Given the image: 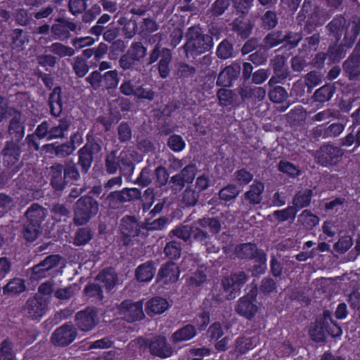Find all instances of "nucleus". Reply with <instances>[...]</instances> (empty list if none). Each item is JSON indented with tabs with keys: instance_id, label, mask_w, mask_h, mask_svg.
<instances>
[{
	"instance_id": "obj_1",
	"label": "nucleus",
	"mask_w": 360,
	"mask_h": 360,
	"mask_svg": "<svg viewBox=\"0 0 360 360\" xmlns=\"http://www.w3.org/2000/svg\"><path fill=\"white\" fill-rule=\"evenodd\" d=\"M186 36L188 40L185 44V51L187 58L203 53L213 46L211 37L203 34L198 27H191Z\"/></svg>"
},
{
	"instance_id": "obj_2",
	"label": "nucleus",
	"mask_w": 360,
	"mask_h": 360,
	"mask_svg": "<svg viewBox=\"0 0 360 360\" xmlns=\"http://www.w3.org/2000/svg\"><path fill=\"white\" fill-rule=\"evenodd\" d=\"M98 211V204L91 197H84L77 200L74 220L77 224H86Z\"/></svg>"
},
{
	"instance_id": "obj_3",
	"label": "nucleus",
	"mask_w": 360,
	"mask_h": 360,
	"mask_svg": "<svg viewBox=\"0 0 360 360\" xmlns=\"http://www.w3.org/2000/svg\"><path fill=\"white\" fill-rule=\"evenodd\" d=\"M247 281V276L243 272H238L225 278L222 281L225 296L229 300L236 297L242 285Z\"/></svg>"
},
{
	"instance_id": "obj_4",
	"label": "nucleus",
	"mask_w": 360,
	"mask_h": 360,
	"mask_svg": "<svg viewBox=\"0 0 360 360\" xmlns=\"http://www.w3.org/2000/svg\"><path fill=\"white\" fill-rule=\"evenodd\" d=\"M343 151L338 147L324 146L316 153V158L323 166L334 165L339 162Z\"/></svg>"
},
{
	"instance_id": "obj_5",
	"label": "nucleus",
	"mask_w": 360,
	"mask_h": 360,
	"mask_svg": "<svg viewBox=\"0 0 360 360\" xmlns=\"http://www.w3.org/2000/svg\"><path fill=\"white\" fill-rule=\"evenodd\" d=\"M236 253L240 258H249L255 256V254H257L259 264L253 270L254 274L263 273L266 269V258L264 254L262 252H257V248L255 245L251 243L243 244L237 247L236 249Z\"/></svg>"
},
{
	"instance_id": "obj_6",
	"label": "nucleus",
	"mask_w": 360,
	"mask_h": 360,
	"mask_svg": "<svg viewBox=\"0 0 360 360\" xmlns=\"http://www.w3.org/2000/svg\"><path fill=\"white\" fill-rule=\"evenodd\" d=\"M120 314L129 321L140 320L144 317L143 302L126 300L119 307Z\"/></svg>"
},
{
	"instance_id": "obj_7",
	"label": "nucleus",
	"mask_w": 360,
	"mask_h": 360,
	"mask_svg": "<svg viewBox=\"0 0 360 360\" xmlns=\"http://www.w3.org/2000/svg\"><path fill=\"white\" fill-rule=\"evenodd\" d=\"M76 335V329L72 326H63L53 333L51 341L54 345L65 346L71 343Z\"/></svg>"
},
{
	"instance_id": "obj_8",
	"label": "nucleus",
	"mask_w": 360,
	"mask_h": 360,
	"mask_svg": "<svg viewBox=\"0 0 360 360\" xmlns=\"http://www.w3.org/2000/svg\"><path fill=\"white\" fill-rule=\"evenodd\" d=\"M146 48L142 46L141 43L134 44L130 48L128 53L122 56L120 58V65L124 69L129 68L135 61H138L144 58L146 55Z\"/></svg>"
},
{
	"instance_id": "obj_9",
	"label": "nucleus",
	"mask_w": 360,
	"mask_h": 360,
	"mask_svg": "<svg viewBox=\"0 0 360 360\" xmlns=\"http://www.w3.org/2000/svg\"><path fill=\"white\" fill-rule=\"evenodd\" d=\"M255 298L256 291L240 298L236 307L237 312L248 319L253 317L257 311V307L254 303Z\"/></svg>"
},
{
	"instance_id": "obj_10",
	"label": "nucleus",
	"mask_w": 360,
	"mask_h": 360,
	"mask_svg": "<svg viewBox=\"0 0 360 360\" xmlns=\"http://www.w3.org/2000/svg\"><path fill=\"white\" fill-rule=\"evenodd\" d=\"M179 276V270L174 263L163 265L158 274L157 281L161 284H170L176 282Z\"/></svg>"
},
{
	"instance_id": "obj_11",
	"label": "nucleus",
	"mask_w": 360,
	"mask_h": 360,
	"mask_svg": "<svg viewBox=\"0 0 360 360\" xmlns=\"http://www.w3.org/2000/svg\"><path fill=\"white\" fill-rule=\"evenodd\" d=\"M96 311L92 309H86L76 315V323L83 331H89L96 325Z\"/></svg>"
},
{
	"instance_id": "obj_12",
	"label": "nucleus",
	"mask_w": 360,
	"mask_h": 360,
	"mask_svg": "<svg viewBox=\"0 0 360 360\" xmlns=\"http://www.w3.org/2000/svg\"><path fill=\"white\" fill-rule=\"evenodd\" d=\"M239 64L234 63L225 68L219 74L217 84L219 86H229L240 72Z\"/></svg>"
},
{
	"instance_id": "obj_13",
	"label": "nucleus",
	"mask_w": 360,
	"mask_h": 360,
	"mask_svg": "<svg viewBox=\"0 0 360 360\" xmlns=\"http://www.w3.org/2000/svg\"><path fill=\"white\" fill-rule=\"evenodd\" d=\"M150 351L152 354L161 358H167L172 355V349L167 344L165 338H155L149 345Z\"/></svg>"
},
{
	"instance_id": "obj_14",
	"label": "nucleus",
	"mask_w": 360,
	"mask_h": 360,
	"mask_svg": "<svg viewBox=\"0 0 360 360\" xmlns=\"http://www.w3.org/2000/svg\"><path fill=\"white\" fill-rule=\"evenodd\" d=\"M46 309V302L41 297H37L30 299L27 302V314L32 319L41 317Z\"/></svg>"
},
{
	"instance_id": "obj_15",
	"label": "nucleus",
	"mask_w": 360,
	"mask_h": 360,
	"mask_svg": "<svg viewBox=\"0 0 360 360\" xmlns=\"http://www.w3.org/2000/svg\"><path fill=\"white\" fill-rule=\"evenodd\" d=\"M169 307L166 299L155 297L147 302L146 311L149 315L160 314L165 312Z\"/></svg>"
},
{
	"instance_id": "obj_16",
	"label": "nucleus",
	"mask_w": 360,
	"mask_h": 360,
	"mask_svg": "<svg viewBox=\"0 0 360 360\" xmlns=\"http://www.w3.org/2000/svg\"><path fill=\"white\" fill-rule=\"evenodd\" d=\"M47 211L38 204L32 205L26 212L27 221L40 226L46 217Z\"/></svg>"
},
{
	"instance_id": "obj_17",
	"label": "nucleus",
	"mask_w": 360,
	"mask_h": 360,
	"mask_svg": "<svg viewBox=\"0 0 360 360\" xmlns=\"http://www.w3.org/2000/svg\"><path fill=\"white\" fill-rule=\"evenodd\" d=\"M325 325H328V312H324L323 321H317L309 330L311 338L316 342H323L326 339Z\"/></svg>"
},
{
	"instance_id": "obj_18",
	"label": "nucleus",
	"mask_w": 360,
	"mask_h": 360,
	"mask_svg": "<svg viewBox=\"0 0 360 360\" xmlns=\"http://www.w3.org/2000/svg\"><path fill=\"white\" fill-rule=\"evenodd\" d=\"M97 281L108 290L117 283V275L112 269H105L97 276Z\"/></svg>"
},
{
	"instance_id": "obj_19",
	"label": "nucleus",
	"mask_w": 360,
	"mask_h": 360,
	"mask_svg": "<svg viewBox=\"0 0 360 360\" xmlns=\"http://www.w3.org/2000/svg\"><path fill=\"white\" fill-rule=\"evenodd\" d=\"M121 231L128 237L136 236L139 231V226L134 217H125L122 219Z\"/></svg>"
},
{
	"instance_id": "obj_20",
	"label": "nucleus",
	"mask_w": 360,
	"mask_h": 360,
	"mask_svg": "<svg viewBox=\"0 0 360 360\" xmlns=\"http://www.w3.org/2000/svg\"><path fill=\"white\" fill-rule=\"evenodd\" d=\"M69 126L70 122L66 118L59 120L57 122L50 121L49 140L63 137Z\"/></svg>"
},
{
	"instance_id": "obj_21",
	"label": "nucleus",
	"mask_w": 360,
	"mask_h": 360,
	"mask_svg": "<svg viewBox=\"0 0 360 360\" xmlns=\"http://www.w3.org/2000/svg\"><path fill=\"white\" fill-rule=\"evenodd\" d=\"M155 273V268L150 262L143 264L136 269V276L140 282H149Z\"/></svg>"
},
{
	"instance_id": "obj_22",
	"label": "nucleus",
	"mask_w": 360,
	"mask_h": 360,
	"mask_svg": "<svg viewBox=\"0 0 360 360\" xmlns=\"http://www.w3.org/2000/svg\"><path fill=\"white\" fill-rule=\"evenodd\" d=\"M196 335V330L193 325L188 324L174 333L172 340L174 342L187 341Z\"/></svg>"
},
{
	"instance_id": "obj_23",
	"label": "nucleus",
	"mask_w": 360,
	"mask_h": 360,
	"mask_svg": "<svg viewBox=\"0 0 360 360\" xmlns=\"http://www.w3.org/2000/svg\"><path fill=\"white\" fill-rule=\"evenodd\" d=\"M197 169L195 165H188L183 169L181 172L172 176V179L173 182L176 183L179 185L183 186L185 182H191L195 174Z\"/></svg>"
},
{
	"instance_id": "obj_24",
	"label": "nucleus",
	"mask_w": 360,
	"mask_h": 360,
	"mask_svg": "<svg viewBox=\"0 0 360 360\" xmlns=\"http://www.w3.org/2000/svg\"><path fill=\"white\" fill-rule=\"evenodd\" d=\"M264 186L262 182L255 181L245 193V197L253 204H259L262 201V194L264 191Z\"/></svg>"
},
{
	"instance_id": "obj_25",
	"label": "nucleus",
	"mask_w": 360,
	"mask_h": 360,
	"mask_svg": "<svg viewBox=\"0 0 360 360\" xmlns=\"http://www.w3.org/2000/svg\"><path fill=\"white\" fill-rule=\"evenodd\" d=\"M172 59L171 51L164 48L162 49V58L158 63V71L162 78L168 77L170 70L169 68V63Z\"/></svg>"
},
{
	"instance_id": "obj_26",
	"label": "nucleus",
	"mask_w": 360,
	"mask_h": 360,
	"mask_svg": "<svg viewBox=\"0 0 360 360\" xmlns=\"http://www.w3.org/2000/svg\"><path fill=\"white\" fill-rule=\"evenodd\" d=\"M4 160L8 165H14L19 159L20 148L15 143H8L4 150Z\"/></svg>"
},
{
	"instance_id": "obj_27",
	"label": "nucleus",
	"mask_w": 360,
	"mask_h": 360,
	"mask_svg": "<svg viewBox=\"0 0 360 360\" xmlns=\"http://www.w3.org/2000/svg\"><path fill=\"white\" fill-rule=\"evenodd\" d=\"M312 191L309 189H305L299 191L293 199V207L297 210L308 206L311 202Z\"/></svg>"
},
{
	"instance_id": "obj_28",
	"label": "nucleus",
	"mask_w": 360,
	"mask_h": 360,
	"mask_svg": "<svg viewBox=\"0 0 360 360\" xmlns=\"http://www.w3.org/2000/svg\"><path fill=\"white\" fill-rule=\"evenodd\" d=\"M51 184L58 190H60L64 186L63 177V166L61 165H56L51 167Z\"/></svg>"
},
{
	"instance_id": "obj_29",
	"label": "nucleus",
	"mask_w": 360,
	"mask_h": 360,
	"mask_svg": "<svg viewBox=\"0 0 360 360\" xmlns=\"http://www.w3.org/2000/svg\"><path fill=\"white\" fill-rule=\"evenodd\" d=\"M300 222L308 229H311L319 222V218L309 210H304L299 216Z\"/></svg>"
},
{
	"instance_id": "obj_30",
	"label": "nucleus",
	"mask_w": 360,
	"mask_h": 360,
	"mask_svg": "<svg viewBox=\"0 0 360 360\" xmlns=\"http://www.w3.org/2000/svg\"><path fill=\"white\" fill-rule=\"evenodd\" d=\"M41 233L40 226L34 223L27 222L25 225L23 236L28 241H33L38 238Z\"/></svg>"
},
{
	"instance_id": "obj_31",
	"label": "nucleus",
	"mask_w": 360,
	"mask_h": 360,
	"mask_svg": "<svg viewBox=\"0 0 360 360\" xmlns=\"http://www.w3.org/2000/svg\"><path fill=\"white\" fill-rule=\"evenodd\" d=\"M242 191L236 185L229 184L219 191V198L224 200H230L235 198Z\"/></svg>"
},
{
	"instance_id": "obj_32",
	"label": "nucleus",
	"mask_w": 360,
	"mask_h": 360,
	"mask_svg": "<svg viewBox=\"0 0 360 360\" xmlns=\"http://www.w3.org/2000/svg\"><path fill=\"white\" fill-rule=\"evenodd\" d=\"M49 51L59 56L60 57L72 56L75 54L72 48L66 46L60 43H54L48 47Z\"/></svg>"
},
{
	"instance_id": "obj_33",
	"label": "nucleus",
	"mask_w": 360,
	"mask_h": 360,
	"mask_svg": "<svg viewBox=\"0 0 360 360\" xmlns=\"http://www.w3.org/2000/svg\"><path fill=\"white\" fill-rule=\"evenodd\" d=\"M25 289L23 281L20 278H15L4 288V293L18 294L23 292Z\"/></svg>"
},
{
	"instance_id": "obj_34",
	"label": "nucleus",
	"mask_w": 360,
	"mask_h": 360,
	"mask_svg": "<svg viewBox=\"0 0 360 360\" xmlns=\"http://www.w3.org/2000/svg\"><path fill=\"white\" fill-rule=\"evenodd\" d=\"M252 179L253 175L245 169H239L234 173V181L239 188L248 184Z\"/></svg>"
},
{
	"instance_id": "obj_35",
	"label": "nucleus",
	"mask_w": 360,
	"mask_h": 360,
	"mask_svg": "<svg viewBox=\"0 0 360 360\" xmlns=\"http://www.w3.org/2000/svg\"><path fill=\"white\" fill-rule=\"evenodd\" d=\"M119 83L118 75L116 70L106 72L103 75L102 86L106 89H114Z\"/></svg>"
},
{
	"instance_id": "obj_36",
	"label": "nucleus",
	"mask_w": 360,
	"mask_h": 360,
	"mask_svg": "<svg viewBox=\"0 0 360 360\" xmlns=\"http://www.w3.org/2000/svg\"><path fill=\"white\" fill-rule=\"evenodd\" d=\"M297 210L290 206L281 210H276L273 213V217L278 221H285L289 219H294L296 216Z\"/></svg>"
},
{
	"instance_id": "obj_37",
	"label": "nucleus",
	"mask_w": 360,
	"mask_h": 360,
	"mask_svg": "<svg viewBox=\"0 0 360 360\" xmlns=\"http://www.w3.org/2000/svg\"><path fill=\"white\" fill-rule=\"evenodd\" d=\"M60 89L57 87L55 88L50 95L49 98V105L51 108V110L52 114L56 115L57 112H59L61 110V103H60Z\"/></svg>"
},
{
	"instance_id": "obj_38",
	"label": "nucleus",
	"mask_w": 360,
	"mask_h": 360,
	"mask_svg": "<svg viewBox=\"0 0 360 360\" xmlns=\"http://www.w3.org/2000/svg\"><path fill=\"white\" fill-rule=\"evenodd\" d=\"M333 96V89L330 86H323L316 90L314 94L316 101L323 103L328 101Z\"/></svg>"
},
{
	"instance_id": "obj_39",
	"label": "nucleus",
	"mask_w": 360,
	"mask_h": 360,
	"mask_svg": "<svg viewBox=\"0 0 360 360\" xmlns=\"http://www.w3.org/2000/svg\"><path fill=\"white\" fill-rule=\"evenodd\" d=\"M198 223L202 229L209 230L212 233H217L221 228L219 221L216 219L205 218L200 219Z\"/></svg>"
},
{
	"instance_id": "obj_40",
	"label": "nucleus",
	"mask_w": 360,
	"mask_h": 360,
	"mask_svg": "<svg viewBox=\"0 0 360 360\" xmlns=\"http://www.w3.org/2000/svg\"><path fill=\"white\" fill-rule=\"evenodd\" d=\"M181 248L176 241L168 243L165 248V255L170 259H176L180 257Z\"/></svg>"
},
{
	"instance_id": "obj_41",
	"label": "nucleus",
	"mask_w": 360,
	"mask_h": 360,
	"mask_svg": "<svg viewBox=\"0 0 360 360\" xmlns=\"http://www.w3.org/2000/svg\"><path fill=\"white\" fill-rule=\"evenodd\" d=\"M217 56L223 59L230 58L233 54V47L226 40L222 41L217 48Z\"/></svg>"
},
{
	"instance_id": "obj_42",
	"label": "nucleus",
	"mask_w": 360,
	"mask_h": 360,
	"mask_svg": "<svg viewBox=\"0 0 360 360\" xmlns=\"http://www.w3.org/2000/svg\"><path fill=\"white\" fill-rule=\"evenodd\" d=\"M168 146L173 151L179 152L185 148L186 143L181 136L172 135L169 138Z\"/></svg>"
},
{
	"instance_id": "obj_43",
	"label": "nucleus",
	"mask_w": 360,
	"mask_h": 360,
	"mask_svg": "<svg viewBox=\"0 0 360 360\" xmlns=\"http://www.w3.org/2000/svg\"><path fill=\"white\" fill-rule=\"evenodd\" d=\"M288 97V94L284 88L281 86H277L274 88L269 93V98L271 101L274 103H282Z\"/></svg>"
},
{
	"instance_id": "obj_44",
	"label": "nucleus",
	"mask_w": 360,
	"mask_h": 360,
	"mask_svg": "<svg viewBox=\"0 0 360 360\" xmlns=\"http://www.w3.org/2000/svg\"><path fill=\"white\" fill-rule=\"evenodd\" d=\"M352 239L349 236L341 237L334 245V248L340 252H345L348 250L352 245Z\"/></svg>"
},
{
	"instance_id": "obj_45",
	"label": "nucleus",
	"mask_w": 360,
	"mask_h": 360,
	"mask_svg": "<svg viewBox=\"0 0 360 360\" xmlns=\"http://www.w3.org/2000/svg\"><path fill=\"white\" fill-rule=\"evenodd\" d=\"M278 169L281 172L292 177L298 176L300 173V169L296 166L287 161H281Z\"/></svg>"
},
{
	"instance_id": "obj_46",
	"label": "nucleus",
	"mask_w": 360,
	"mask_h": 360,
	"mask_svg": "<svg viewBox=\"0 0 360 360\" xmlns=\"http://www.w3.org/2000/svg\"><path fill=\"white\" fill-rule=\"evenodd\" d=\"M24 127L20 122V115H15L10 123L9 131L10 133L16 134L18 138H21L23 135Z\"/></svg>"
},
{
	"instance_id": "obj_47",
	"label": "nucleus",
	"mask_w": 360,
	"mask_h": 360,
	"mask_svg": "<svg viewBox=\"0 0 360 360\" xmlns=\"http://www.w3.org/2000/svg\"><path fill=\"white\" fill-rule=\"evenodd\" d=\"M210 323V316L206 312H202L197 316L193 321V326L198 330H204Z\"/></svg>"
},
{
	"instance_id": "obj_48",
	"label": "nucleus",
	"mask_w": 360,
	"mask_h": 360,
	"mask_svg": "<svg viewBox=\"0 0 360 360\" xmlns=\"http://www.w3.org/2000/svg\"><path fill=\"white\" fill-rule=\"evenodd\" d=\"M91 238V234L89 229H79L75 238V244L77 245H82L86 243Z\"/></svg>"
},
{
	"instance_id": "obj_49",
	"label": "nucleus",
	"mask_w": 360,
	"mask_h": 360,
	"mask_svg": "<svg viewBox=\"0 0 360 360\" xmlns=\"http://www.w3.org/2000/svg\"><path fill=\"white\" fill-rule=\"evenodd\" d=\"M73 68L76 74L80 77H84L89 70V67L84 60L79 57L75 59Z\"/></svg>"
},
{
	"instance_id": "obj_50",
	"label": "nucleus",
	"mask_w": 360,
	"mask_h": 360,
	"mask_svg": "<svg viewBox=\"0 0 360 360\" xmlns=\"http://www.w3.org/2000/svg\"><path fill=\"white\" fill-rule=\"evenodd\" d=\"M84 292L89 297H94L99 300L103 298L102 290L98 283L86 285L84 289Z\"/></svg>"
},
{
	"instance_id": "obj_51",
	"label": "nucleus",
	"mask_w": 360,
	"mask_h": 360,
	"mask_svg": "<svg viewBox=\"0 0 360 360\" xmlns=\"http://www.w3.org/2000/svg\"><path fill=\"white\" fill-rule=\"evenodd\" d=\"M217 96L220 104L222 105H228L233 102V94L229 89H221L218 91Z\"/></svg>"
},
{
	"instance_id": "obj_52",
	"label": "nucleus",
	"mask_w": 360,
	"mask_h": 360,
	"mask_svg": "<svg viewBox=\"0 0 360 360\" xmlns=\"http://www.w3.org/2000/svg\"><path fill=\"white\" fill-rule=\"evenodd\" d=\"M86 79L95 89L102 86L103 75L98 71L91 72Z\"/></svg>"
},
{
	"instance_id": "obj_53",
	"label": "nucleus",
	"mask_w": 360,
	"mask_h": 360,
	"mask_svg": "<svg viewBox=\"0 0 360 360\" xmlns=\"http://www.w3.org/2000/svg\"><path fill=\"white\" fill-rule=\"evenodd\" d=\"M172 233L184 240H187L191 235V229L188 226H182L172 230Z\"/></svg>"
},
{
	"instance_id": "obj_54",
	"label": "nucleus",
	"mask_w": 360,
	"mask_h": 360,
	"mask_svg": "<svg viewBox=\"0 0 360 360\" xmlns=\"http://www.w3.org/2000/svg\"><path fill=\"white\" fill-rule=\"evenodd\" d=\"M199 198V194L193 190L186 189L184 193V201L188 205H194Z\"/></svg>"
},
{
	"instance_id": "obj_55",
	"label": "nucleus",
	"mask_w": 360,
	"mask_h": 360,
	"mask_svg": "<svg viewBox=\"0 0 360 360\" xmlns=\"http://www.w3.org/2000/svg\"><path fill=\"white\" fill-rule=\"evenodd\" d=\"M50 121H44L39 124L36 130L37 136L40 138H46L49 140Z\"/></svg>"
},
{
	"instance_id": "obj_56",
	"label": "nucleus",
	"mask_w": 360,
	"mask_h": 360,
	"mask_svg": "<svg viewBox=\"0 0 360 360\" xmlns=\"http://www.w3.org/2000/svg\"><path fill=\"white\" fill-rule=\"evenodd\" d=\"M119 139L121 141H129L131 138V131L129 127L125 124H121L118 127Z\"/></svg>"
},
{
	"instance_id": "obj_57",
	"label": "nucleus",
	"mask_w": 360,
	"mask_h": 360,
	"mask_svg": "<svg viewBox=\"0 0 360 360\" xmlns=\"http://www.w3.org/2000/svg\"><path fill=\"white\" fill-rule=\"evenodd\" d=\"M69 7L72 13L77 14L86 8V3L84 0H70Z\"/></svg>"
},
{
	"instance_id": "obj_58",
	"label": "nucleus",
	"mask_w": 360,
	"mask_h": 360,
	"mask_svg": "<svg viewBox=\"0 0 360 360\" xmlns=\"http://www.w3.org/2000/svg\"><path fill=\"white\" fill-rule=\"evenodd\" d=\"M60 261V257L58 255H51L44 259L40 264L43 266L45 270L47 271L51 268L56 266Z\"/></svg>"
},
{
	"instance_id": "obj_59",
	"label": "nucleus",
	"mask_w": 360,
	"mask_h": 360,
	"mask_svg": "<svg viewBox=\"0 0 360 360\" xmlns=\"http://www.w3.org/2000/svg\"><path fill=\"white\" fill-rule=\"evenodd\" d=\"M157 184L161 186L167 184L169 175L164 167H159L155 170Z\"/></svg>"
},
{
	"instance_id": "obj_60",
	"label": "nucleus",
	"mask_w": 360,
	"mask_h": 360,
	"mask_svg": "<svg viewBox=\"0 0 360 360\" xmlns=\"http://www.w3.org/2000/svg\"><path fill=\"white\" fill-rule=\"evenodd\" d=\"M210 180L207 175L202 174L200 175L195 181V188L199 191H202L207 189L210 186Z\"/></svg>"
},
{
	"instance_id": "obj_61",
	"label": "nucleus",
	"mask_w": 360,
	"mask_h": 360,
	"mask_svg": "<svg viewBox=\"0 0 360 360\" xmlns=\"http://www.w3.org/2000/svg\"><path fill=\"white\" fill-rule=\"evenodd\" d=\"M262 20L264 26L268 28L274 27L277 22L275 13L271 11H267L264 14Z\"/></svg>"
},
{
	"instance_id": "obj_62",
	"label": "nucleus",
	"mask_w": 360,
	"mask_h": 360,
	"mask_svg": "<svg viewBox=\"0 0 360 360\" xmlns=\"http://www.w3.org/2000/svg\"><path fill=\"white\" fill-rule=\"evenodd\" d=\"M75 150L73 145L63 144L56 148V153L57 155L65 157L71 154Z\"/></svg>"
},
{
	"instance_id": "obj_63",
	"label": "nucleus",
	"mask_w": 360,
	"mask_h": 360,
	"mask_svg": "<svg viewBox=\"0 0 360 360\" xmlns=\"http://www.w3.org/2000/svg\"><path fill=\"white\" fill-rule=\"evenodd\" d=\"M205 278L206 276L204 274L196 272L189 278L188 283L193 287L198 286L205 281Z\"/></svg>"
},
{
	"instance_id": "obj_64",
	"label": "nucleus",
	"mask_w": 360,
	"mask_h": 360,
	"mask_svg": "<svg viewBox=\"0 0 360 360\" xmlns=\"http://www.w3.org/2000/svg\"><path fill=\"white\" fill-rule=\"evenodd\" d=\"M348 302L352 307L360 309V292L358 290L353 291L349 295Z\"/></svg>"
}]
</instances>
